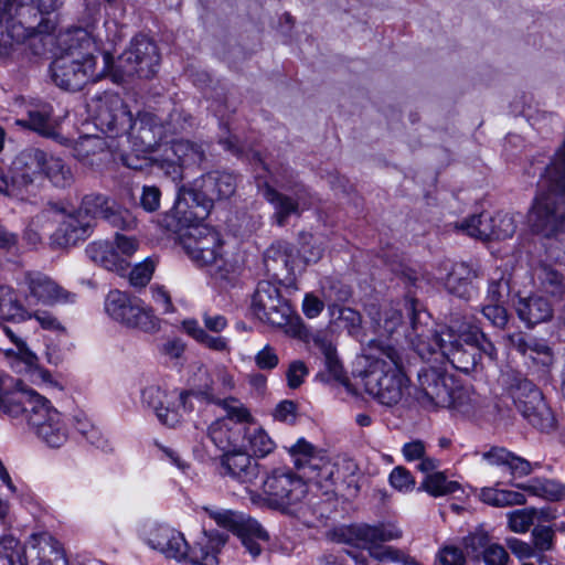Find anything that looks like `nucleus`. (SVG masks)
Returning a JSON list of instances; mask_svg holds the SVG:
<instances>
[{
	"label": "nucleus",
	"instance_id": "obj_54",
	"mask_svg": "<svg viewBox=\"0 0 565 565\" xmlns=\"http://www.w3.org/2000/svg\"><path fill=\"white\" fill-rule=\"evenodd\" d=\"M531 536L535 553L550 552L554 548L555 531L552 526L536 524L531 532Z\"/></svg>",
	"mask_w": 565,
	"mask_h": 565
},
{
	"label": "nucleus",
	"instance_id": "obj_12",
	"mask_svg": "<svg viewBox=\"0 0 565 565\" xmlns=\"http://www.w3.org/2000/svg\"><path fill=\"white\" fill-rule=\"evenodd\" d=\"M205 160V150L201 145L183 139L166 145L153 159L157 169L173 182L183 179L184 169L201 167Z\"/></svg>",
	"mask_w": 565,
	"mask_h": 565
},
{
	"label": "nucleus",
	"instance_id": "obj_47",
	"mask_svg": "<svg viewBox=\"0 0 565 565\" xmlns=\"http://www.w3.org/2000/svg\"><path fill=\"white\" fill-rule=\"evenodd\" d=\"M222 247L206 248L203 253L191 258L199 266L210 268L212 275L220 278H226L230 274L232 266L223 258L221 253Z\"/></svg>",
	"mask_w": 565,
	"mask_h": 565
},
{
	"label": "nucleus",
	"instance_id": "obj_60",
	"mask_svg": "<svg viewBox=\"0 0 565 565\" xmlns=\"http://www.w3.org/2000/svg\"><path fill=\"white\" fill-rule=\"evenodd\" d=\"M534 508L515 510L509 513V526L513 532L525 533L534 524Z\"/></svg>",
	"mask_w": 565,
	"mask_h": 565
},
{
	"label": "nucleus",
	"instance_id": "obj_6",
	"mask_svg": "<svg viewBox=\"0 0 565 565\" xmlns=\"http://www.w3.org/2000/svg\"><path fill=\"white\" fill-rule=\"evenodd\" d=\"M95 65V56L84 51L83 43L71 40V44L51 63V78L57 87L77 92L94 75Z\"/></svg>",
	"mask_w": 565,
	"mask_h": 565
},
{
	"label": "nucleus",
	"instance_id": "obj_44",
	"mask_svg": "<svg viewBox=\"0 0 565 565\" xmlns=\"http://www.w3.org/2000/svg\"><path fill=\"white\" fill-rule=\"evenodd\" d=\"M321 292L329 311L342 306V303L347 302L352 296V290L349 285L330 277L322 280Z\"/></svg>",
	"mask_w": 565,
	"mask_h": 565
},
{
	"label": "nucleus",
	"instance_id": "obj_18",
	"mask_svg": "<svg viewBox=\"0 0 565 565\" xmlns=\"http://www.w3.org/2000/svg\"><path fill=\"white\" fill-rule=\"evenodd\" d=\"M282 188L290 191L292 195H286L278 192L268 183L259 184V193L263 198L273 204L277 217V223L282 226L291 214H298L300 206L310 204V193L306 185L296 180L287 181Z\"/></svg>",
	"mask_w": 565,
	"mask_h": 565
},
{
	"label": "nucleus",
	"instance_id": "obj_45",
	"mask_svg": "<svg viewBox=\"0 0 565 565\" xmlns=\"http://www.w3.org/2000/svg\"><path fill=\"white\" fill-rule=\"evenodd\" d=\"M31 554H26V547L12 535L0 537V559L3 565H30Z\"/></svg>",
	"mask_w": 565,
	"mask_h": 565
},
{
	"label": "nucleus",
	"instance_id": "obj_42",
	"mask_svg": "<svg viewBox=\"0 0 565 565\" xmlns=\"http://www.w3.org/2000/svg\"><path fill=\"white\" fill-rule=\"evenodd\" d=\"M479 404V395L470 387L451 385L450 403L444 407L456 409L463 415H473Z\"/></svg>",
	"mask_w": 565,
	"mask_h": 565
},
{
	"label": "nucleus",
	"instance_id": "obj_13",
	"mask_svg": "<svg viewBox=\"0 0 565 565\" xmlns=\"http://www.w3.org/2000/svg\"><path fill=\"white\" fill-rule=\"evenodd\" d=\"M204 511L220 526L236 534L252 558L255 559L260 555L263 551L262 543L268 542L269 535L256 520L232 510L216 511L204 508Z\"/></svg>",
	"mask_w": 565,
	"mask_h": 565
},
{
	"label": "nucleus",
	"instance_id": "obj_57",
	"mask_svg": "<svg viewBox=\"0 0 565 565\" xmlns=\"http://www.w3.org/2000/svg\"><path fill=\"white\" fill-rule=\"evenodd\" d=\"M146 153L147 152L137 151L136 147H134V152L121 151L119 154V160L125 167L136 171H142L149 167L157 168L153 159L158 154L147 157Z\"/></svg>",
	"mask_w": 565,
	"mask_h": 565
},
{
	"label": "nucleus",
	"instance_id": "obj_51",
	"mask_svg": "<svg viewBox=\"0 0 565 565\" xmlns=\"http://www.w3.org/2000/svg\"><path fill=\"white\" fill-rule=\"evenodd\" d=\"M369 555L380 562L390 561L402 565H419L415 558L405 554L402 550L384 544L373 546V548L369 551Z\"/></svg>",
	"mask_w": 565,
	"mask_h": 565
},
{
	"label": "nucleus",
	"instance_id": "obj_30",
	"mask_svg": "<svg viewBox=\"0 0 565 565\" xmlns=\"http://www.w3.org/2000/svg\"><path fill=\"white\" fill-rule=\"evenodd\" d=\"M85 253L87 257L96 265L124 276L130 263H126L117 255L114 243L109 241H95L86 246Z\"/></svg>",
	"mask_w": 565,
	"mask_h": 565
},
{
	"label": "nucleus",
	"instance_id": "obj_27",
	"mask_svg": "<svg viewBox=\"0 0 565 565\" xmlns=\"http://www.w3.org/2000/svg\"><path fill=\"white\" fill-rule=\"evenodd\" d=\"M28 544L30 565H68L60 543L50 533H34Z\"/></svg>",
	"mask_w": 565,
	"mask_h": 565
},
{
	"label": "nucleus",
	"instance_id": "obj_43",
	"mask_svg": "<svg viewBox=\"0 0 565 565\" xmlns=\"http://www.w3.org/2000/svg\"><path fill=\"white\" fill-rule=\"evenodd\" d=\"M275 449V443L262 428L250 423L244 450L256 458H264Z\"/></svg>",
	"mask_w": 565,
	"mask_h": 565
},
{
	"label": "nucleus",
	"instance_id": "obj_1",
	"mask_svg": "<svg viewBox=\"0 0 565 565\" xmlns=\"http://www.w3.org/2000/svg\"><path fill=\"white\" fill-rule=\"evenodd\" d=\"M409 329L406 338L418 350L426 347L435 353L439 351L454 369L465 374L481 369L482 354L490 360L497 356V349L488 337L476 326L458 328L454 321L441 331L429 327V315L419 308L417 300L407 299L404 305Z\"/></svg>",
	"mask_w": 565,
	"mask_h": 565
},
{
	"label": "nucleus",
	"instance_id": "obj_2",
	"mask_svg": "<svg viewBox=\"0 0 565 565\" xmlns=\"http://www.w3.org/2000/svg\"><path fill=\"white\" fill-rule=\"evenodd\" d=\"M263 490L268 504L285 514L303 522L322 516L313 502L318 498H309L307 483L290 469H275L263 482Z\"/></svg>",
	"mask_w": 565,
	"mask_h": 565
},
{
	"label": "nucleus",
	"instance_id": "obj_29",
	"mask_svg": "<svg viewBox=\"0 0 565 565\" xmlns=\"http://www.w3.org/2000/svg\"><path fill=\"white\" fill-rule=\"evenodd\" d=\"M17 124L30 128L45 138L53 139L61 145H65L68 139L61 136L52 118V107L50 105L35 106L28 110L25 119L17 120Z\"/></svg>",
	"mask_w": 565,
	"mask_h": 565
},
{
	"label": "nucleus",
	"instance_id": "obj_39",
	"mask_svg": "<svg viewBox=\"0 0 565 565\" xmlns=\"http://www.w3.org/2000/svg\"><path fill=\"white\" fill-rule=\"evenodd\" d=\"M42 172L55 188L66 189L75 181L71 167L63 159L49 156L46 152Z\"/></svg>",
	"mask_w": 565,
	"mask_h": 565
},
{
	"label": "nucleus",
	"instance_id": "obj_35",
	"mask_svg": "<svg viewBox=\"0 0 565 565\" xmlns=\"http://www.w3.org/2000/svg\"><path fill=\"white\" fill-rule=\"evenodd\" d=\"M164 397L166 393L157 385L148 386L141 392L142 404L151 408L163 425L174 427L180 422L179 415L175 411L163 406Z\"/></svg>",
	"mask_w": 565,
	"mask_h": 565
},
{
	"label": "nucleus",
	"instance_id": "obj_33",
	"mask_svg": "<svg viewBox=\"0 0 565 565\" xmlns=\"http://www.w3.org/2000/svg\"><path fill=\"white\" fill-rule=\"evenodd\" d=\"M218 380L222 383V390L207 386L205 388L182 391L179 395L180 407L185 413H191L195 408L194 402L202 401L209 404L218 403V395H225L234 388V381L230 374L222 373Z\"/></svg>",
	"mask_w": 565,
	"mask_h": 565
},
{
	"label": "nucleus",
	"instance_id": "obj_15",
	"mask_svg": "<svg viewBox=\"0 0 565 565\" xmlns=\"http://www.w3.org/2000/svg\"><path fill=\"white\" fill-rule=\"evenodd\" d=\"M95 105L96 120L111 138H127L134 128V117L122 98L110 92H104L92 98Z\"/></svg>",
	"mask_w": 565,
	"mask_h": 565
},
{
	"label": "nucleus",
	"instance_id": "obj_55",
	"mask_svg": "<svg viewBox=\"0 0 565 565\" xmlns=\"http://www.w3.org/2000/svg\"><path fill=\"white\" fill-rule=\"evenodd\" d=\"M250 423L233 422L227 419L228 451L243 450Z\"/></svg>",
	"mask_w": 565,
	"mask_h": 565
},
{
	"label": "nucleus",
	"instance_id": "obj_32",
	"mask_svg": "<svg viewBox=\"0 0 565 565\" xmlns=\"http://www.w3.org/2000/svg\"><path fill=\"white\" fill-rule=\"evenodd\" d=\"M295 248L285 241L273 243L264 253V265L268 274L280 277L294 270Z\"/></svg>",
	"mask_w": 565,
	"mask_h": 565
},
{
	"label": "nucleus",
	"instance_id": "obj_7",
	"mask_svg": "<svg viewBox=\"0 0 565 565\" xmlns=\"http://www.w3.org/2000/svg\"><path fill=\"white\" fill-rule=\"evenodd\" d=\"M159 65L160 54L156 43L145 35H138L118 56L114 77L117 82H128L135 77L149 79L158 73Z\"/></svg>",
	"mask_w": 565,
	"mask_h": 565
},
{
	"label": "nucleus",
	"instance_id": "obj_49",
	"mask_svg": "<svg viewBox=\"0 0 565 565\" xmlns=\"http://www.w3.org/2000/svg\"><path fill=\"white\" fill-rule=\"evenodd\" d=\"M108 203V196L100 193H89L82 198L76 212L85 218H90L92 222H95L97 217L104 216L105 211L109 206Z\"/></svg>",
	"mask_w": 565,
	"mask_h": 565
},
{
	"label": "nucleus",
	"instance_id": "obj_34",
	"mask_svg": "<svg viewBox=\"0 0 565 565\" xmlns=\"http://www.w3.org/2000/svg\"><path fill=\"white\" fill-rule=\"evenodd\" d=\"M507 343L509 349L515 350L522 355L530 358L546 356L551 358L552 349L545 339L536 338L533 334L524 331H514L507 335Z\"/></svg>",
	"mask_w": 565,
	"mask_h": 565
},
{
	"label": "nucleus",
	"instance_id": "obj_48",
	"mask_svg": "<svg viewBox=\"0 0 565 565\" xmlns=\"http://www.w3.org/2000/svg\"><path fill=\"white\" fill-rule=\"evenodd\" d=\"M460 489L457 481H448L443 472L427 475L418 490H424L433 497H441L455 493Z\"/></svg>",
	"mask_w": 565,
	"mask_h": 565
},
{
	"label": "nucleus",
	"instance_id": "obj_56",
	"mask_svg": "<svg viewBox=\"0 0 565 565\" xmlns=\"http://www.w3.org/2000/svg\"><path fill=\"white\" fill-rule=\"evenodd\" d=\"M510 295V282L503 275L499 278H491L488 284L486 303H505Z\"/></svg>",
	"mask_w": 565,
	"mask_h": 565
},
{
	"label": "nucleus",
	"instance_id": "obj_59",
	"mask_svg": "<svg viewBox=\"0 0 565 565\" xmlns=\"http://www.w3.org/2000/svg\"><path fill=\"white\" fill-rule=\"evenodd\" d=\"M222 396L223 395H218V403L214 404L222 406L226 411L227 415L223 419L250 423L252 416L247 408L243 406H233L231 403H237V399L235 397L222 398Z\"/></svg>",
	"mask_w": 565,
	"mask_h": 565
},
{
	"label": "nucleus",
	"instance_id": "obj_46",
	"mask_svg": "<svg viewBox=\"0 0 565 565\" xmlns=\"http://www.w3.org/2000/svg\"><path fill=\"white\" fill-rule=\"evenodd\" d=\"M184 331L192 337L199 343L205 345L206 348L223 352L228 349L227 340L221 335H210L199 324V322L194 319L184 320L183 323Z\"/></svg>",
	"mask_w": 565,
	"mask_h": 565
},
{
	"label": "nucleus",
	"instance_id": "obj_62",
	"mask_svg": "<svg viewBox=\"0 0 565 565\" xmlns=\"http://www.w3.org/2000/svg\"><path fill=\"white\" fill-rule=\"evenodd\" d=\"M329 312L333 320L343 322L349 332L356 330L361 324V315L352 308L340 306Z\"/></svg>",
	"mask_w": 565,
	"mask_h": 565
},
{
	"label": "nucleus",
	"instance_id": "obj_26",
	"mask_svg": "<svg viewBox=\"0 0 565 565\" xmlns=\"http://www.w3.org/2000/svg\"><path fill=\"white\" fill-rule=\"evenodd\" d=\"M480 276V268L469 263H456L447 274L445 286L449 294L469 301L478 291L475 284Z\"/></svg>",
	"mask_w": 565,
	"mask_h": 565
},
{
	"label": "nucleus",
	"instance_id": "obj_11",
	"mask_svg": "<svg viewBox=\"0 0 565 565\" xmlns=\"http://www.w3.org/2000/svg\"><path fill=\"white\" fill-rule=\"evenodd\" d=\"M286 333L303 342L312 343L313 348L321 353L327 371V373L319 374L322 381L328 382L333 380L345 387H349V379L338 358L337 349L329 332L323 330L312 332L305 326L301 318H294L290 328L286 330Z\"/></svg>",
	"mask_w": 565,
	"mask_h": 565
},
{
	"label": "nucleus",
	"instance_id": "obj_37",
	"mask_svg": "<svg viewBox=\"0 0 565 565\" xmlns=\"http://www.w3.org/2000/svg\"><path fill=\"white\" fill-rule=\"evenodd\" d=\"M533 279L540 288L553 296H561L565 291V277L552 265L539 263L532 269Z\"/></svg>",
	"mask_w": 565,
	"mask_h": 565
},
{
	"label": "nucleus",
	"instance_id": "obj_40",
	"mask_svg": "<svg viewBox=\"0 0 565 565\" xmlns=\"http://www.w3.org/2000/svg\"><path fill=\"white\" fill-rule=\"evenodd\" d=\"M222 247V241L220 234L202 224L193 227V232L190 233V243L186 245L188 254L191 258L203 253L206 248Z\"/></svg>",
	"mask_w": 565,
	"mask_h": 565
},
{
	"label": "nucleus",
	"instance_id": "obj_10",
	"mask_svg": "<svg viewBox=\"0 0 565 565\" xmlns=\"http://www.w3.org/2000/svg\"><path fill=\"white\" fill-rule=\"evenodd\" d=\"M402 536L403 530L393 520L380 521L374 524L354 523L333 531L335 542L362 547L367 552L373 546H381L386 542L399 540Z\"/></svg>",
	"mask_w": 565,
	"mask_h": 565
},
{
	"label": "nucleus",
	"instance_id": "obj_52",
	"mask_svg": "<svg viewBox=\"0 0 565 565\" xmlns=\"http://www.w3.org/2000/svg\"><path fill=\"white\" fill-rule=\"evenodd\" d=\"M289 452L294 458L295 467L298 470H302L306 467L315 468L316 466L311 463L316 447L307 441L305 438L298 439V441L290 447Z\"/></svg>",
	"mask_w": 565,
	"mask_h": 565
},
{
	"label": "nucleus",
	"instance_id": "obj_36",
	"mask_svg": "<svg viewBox=\"0 0 565 565\" xmlns=\"http://www.w3.org/2000/svg\"><path fill=\"white\" fill-rule=\"evenodd\" d=\"M510 486L550 501L565 499V484L551 479L534 478L526 483L509 482Z\"/></svg>",
	"mask_w": 565,
	"mask_h": 565
},
{
	"label": "nucleus",
	"instance_id": "obj_64",
	"mask_svg": "<svg viewBox=\"0 0 565 565\" xmlns=\"http://www.w3.org/2000/svg\"><path fill=\"white\" fill-rule=\"evenodd\" d=\"M463 544L476 557L483 555V551L491 545L489 534L483 530H477L470 533L463 539Z\"/></svg>",
	"mask_w": 565,
	"mask_h": 565
},
{
	"label": "nucleus",
	"instance_id": "obj_28",
	"mask_svg": "<svg viewBox=\"0 0 565 565\" xmlns=\"http://www.w3.org/2000/svg\"><path fill=\"white\" fill-rule=\"evenodd\" d=\"M519 319L529 328L546 322L553 317V306L548 299L540 295L520 298L515 305Z\"/></svg>",
	"mask_w": 565,
	"mask_h": 565
},
{
	"label": "nucleus",
	"instance_id": "obj_17",
	"mask_svg": "<svg viewBox=\"0 0 565 565\" xmlns=\"http://www.w3.org/2000/svg\"><path fill=\"white\" fill-rule=\"evenodd\" d=\"M30 429L51 448H60L68 438L63 415L44 397L26 422Z\"/></svg>",
	"mask_w": 565,
	"mask_h": 565
},
{
	"label": "nucleus",
	"instance_id": "obj_4",
	"mask_svg": "<svg viewBox=\"0 0 565 565\" xmlns=\"http://www.w3.org/2000/svg\"><path fill=\"white\" fill-rule=\"evenodd\" d=\"M363 383L366 393L382 405L392 407L398 404L408 387L399 352L392 347L383 348L381 356L365 370Z\"/></svg>",
	"mask_w": 565,
	"mask_h": 565
},
{
	"label": "nucleus",
	"instance_id": "obj_22",
	"mask_svg": "<svg viewBox=\"0 0 565 565\" xmlns=\"http://www.w3.org/2000/svg\"><path fill=\"white\" fill-rule=\"evenodd\" d=\"M132 124L134 128L129 131L126 142L136 147L137 151L151 152L166 138L163 125L154 114L139 111Z\"/></svg>",
	"mask_w": 565,
	"mask_h": 565
},
{
	"label": "nucleus",
	"instance_id": "obj_9",
	"mask_svg": "<svg viewBox=\"0 0 565 565\" xmlns=\"http://www.w3.org/2000/svg\"><path fill=\"white\" fill-rule=\"evenodd\" d=\"M45 164V152L39 148H25L12 161L8 173L0 166V193L22 195Z\"/></svg>",
	"mask_w": 565,
	"mask_h": 565
},
{
	"label": "nucleus",
	"instance_id": "obj_50",
	"mask_svg": "<svg viewBox=\"0 0 565 565\" xmlns=\"http://www.w3.org/2000/svg\"><path fill=\"white\" fill-rule=\"evenodd\" d=\"M166 137L189 131L194 126L193 117L183 109L173 108L167 120L162 122Z\"/></svg>",
	"mask_w": 565,
	"mask_h": 565
},
{
	"label": "nucleus",
	"instance_id": "obj_58",
	"mask_svg": "<svg viewBox=\"0 0 565 565\" xmlns=\"http://www.w3.org/2000/svg\"><path fill=\"white\" fill-rule=\"evenodd\" d=\"M482 316L495 328L504 329L509 322V313L504 303H483L480 308Z\"/></svg>",
	"mask_w": 565,
	"mask_h": 565
},
{
	"label": "nucleus",
	"instance_id": "obj_61",
	"mask_svg": "<svg viewBox=\"0 0 565 565\" xmlns=\"http://www.w3.org/2000/svg\"><path fill=\"white\" fill-rule=\"evenodd\" d=\"M494 239H505L512 237L516 231V222L513 215L509 213H497L494 215Z\"/></svg>",
	"mask_w": 565,
	"mask_h": 565
},
{
	"label": "nucleus",
	"instance_id": "obj_14",
	"mask_svg": "<svg viewBox=\"0 0 565 565\" xmlns=\"http://www.w3.org/2000/svg\"><path fill=\"white\" fill-rule=\"evenodd\" d=\"M252 310L260 321L285 328V331L290 328L294 318H300L292 315V309L281 297L279 288L267 280L257 284L252 297Z\"/></svg>",
	"mask_w": 565,
	"mask_h": 565
},
{
	"label": "nucleus",
	"instance_id": "obj_41",
	"mask_svg": "<svg viewBox=\"0 0 565 565\" xmlns=\"http://www.w3.org/2000/svg\"><path fill=\"white\" fill-rule=\"evenodd\" d=\"M494 215L482 212L479 215H472L460 224V230L465 231L469 236L489 241L494 239L493 224Z\"/></svg>",
	"mask_w": 565,
	"mask_h": 565
},
{
	"label": "nucleus",
	"instance_id": "obj_16",
	"mask_svg": "<svg viewBox=\"0 0 565 565\" xmlns=\"http://www.w3.org/2000/svg\"><path fill=\"white\" fill-rule=\"evenodd\" d=\"M43 398L20 379L0 376V411L3 414L12 418L23 416L28 422Z\"/></svg>",
	"mask_w": 565,
	"mask_h": 565
},
{
	"label": "nucleus",
	"instance_id": "obj_53",
	"mask_svg": "<svg viewBox=\"0 0 565 565\" xmlns=\"http://www.w3.org/2000/svg\"><path fill=\"white\" fill-rule=\"evenodd\" d=\"M102 218L113 227L122 231H130L137 224L136 217L128 210L115 209L114 206H108Z\"/></svg>",
	"mask_w": 565,
	"mask_h": 565
},
{
	"label": "nucleus",
	"instance_id": "obj_25",
	"mask_svg": "<svg viewBox=\"0 0 565 565\" xmlns=\"http://www.w3.org/2000/svg\"><path fill=\"white\" fill-rule=\"evenodd\" d=\"M222 476H228L241 483H253L260 473L259 463L244 449L226 451L221 457Z\"/></svg>",
	"mask_w": 565,
	"mask_h": 565
},
{
	"label": "nucleus",
	"instance_id": "obj_3",
	"mask_svg": "<svg viewBox=\"0 0 565 565\" xmlns=\"http://www.w3.org/2000/svg\"><path fill=\"white\" fill-rule=\"evenodd\" d=\"M237 188V175L227 171H210L196 179L193 183L189 194L198 207V211L186 215L184 207L186 203H182L178 198L173 207L168 214V218L177 222L175 225L168 223L169 227H184L191 226L192 215L198 218V222L203 221L210 214L215 202L230 199Z\"/></svg>",
	"mask_w": 565,
	"mask_h": 565
},
{
	"label": "nucleus",
	"instance_id": "obj_8",
	"mask_svg": "<svg viewBox=\"0 0 565 565\" xmlns=\"http://www.w3.org/2000/svg\"><path fill=\"white\" fill-rule=\"evenodd\" d=\"M105 310L115 321L143 332L159 329V319L152 309L137 297L120 290H110L105 299Z\"/></svg>",
	"mask_w": 565,
	"mask_h": 565
},
{
	"label": "nucleus",
	"instance_id": "obj_19",
	"mask_svg": "<svg viewBox=\"0 0 565 565\" xmlns=\"http://www.w3.org/2000/svg\"><path fill=\"white\" fill-rule=\"evenodd\" d=\"M454 380L444 371L423 366L417 372V399L423 405L441 407L450 403V388Z\"/></svg>",
	"mask_w": 565,
	"mask_h": 565
},
{
	"label": "nucleus",
	"instance_id": "obj_20",
	"mask_svg": "<svg viewBox=\"0 0 565 565\" xmlns=\"http://www.w3.org/2000/svg\"><path fill=\"white\" fill-rule=\"evenodd\" d=\"M228 537L227 533L218 530H203L192 545L188 544L183 561L194 565H218V554Z\"/></svg>",
	"mask_w": 565,
	"mask_h": 565
},
{
	"label": "nucleus",
	"instance_id": "obj_31",
	"mask_svg": "<svg viewBox=\"0 0 565 565\" xmlns=\"http://www.w3.org/2000/svg\"><path fill=\"white\" fill-rule=\"evenodd\" d=\"M482 458L490 465L507 468L513 478L526 477L532 473L534 466H539L537 463H531L507 448L498 446L484 451Z\"/></svg>",
	"mask_w": 565,
	"mask_h": 565
},
{
	"label": "nucleus",
	"instance_id": "obj_63",
	"mask_svg": "<svg viewBox=\"0 0 565 565\" xmlns=\"http://www.w3.org/2000/svg\"><path fill=\"white\" fill-rule=\"evenodd\" d=\"M390 483L398 491H411L415 488V479L403 466L395 467L390 473Z\"/></svg>",
	"mask_w": 565,
	"mask_h": 565
},
{
	"label": "nucleus",
	"instance_id": "obj_5",
	"mask_svg": "<svg viewBox=\"0 0 565 565\" xmlns=\"http://www.w3.org/2000/svg\"><path fill=\"white\" fill-rule=\"evenodd\" d=\"M505 390L520 414L536 429L551 431L556 420L540 388L521 374H510Z\"/></svg>",
	"mask_w": 565,
	"mask_h": 565
},
{
	"label": "nucleus",
	"instance_id": "obj_24",
	"mask_svg": "<svg viewBox=\"0 0 565 565\" xmlns=\"http://www.w3.org/2000/svg\"><path fill=\"white\" fill-rule=\"evenodd\" d=\"M95 222L85 218L74 212L66 215L51 235V245L56 248H65L86 239L93 232Z\"/></svg>",
	"mask_w": 565,
	"mask_h": 565
},
{
	"label": "nucleus",
	"instance_id": "obj_21",
	"mask_svg": "<svg viewBox=\"0 0 565 565\" xmlns=\"http://www.w3.org/2000/svg\"><path fill=\"white\" fill-rule=\"evenodd\" d=\"M24 284L28 286L29 295L45 306L73 303L76 300V294L64 289L41 271L25 273Z\"/></svg>",
	"mask_w": 565,
	"mask_h": 565
},
{
	"label": "nucleus",
	"instance_id": "obj_23",
	"mask_svg": "<svg viewBox=\"0 0 565 565\" xmlns=\"http://www.w3.org/2000/svg\"><path fill=\"white\" fill-rule=\"evenodd\" d=\"M147 545L164 555L167 558L183 561L188 551V542L183 534L168 525H154L146 537Z\"/></svg>",
	"mask_w": 565,
	"mask_h": 565
},
{
	"label": "nucleus",
	"instance_id": "obj_38",
	"mask_svg": "<svg viewBox=\"0 0 565 565\" xmlns=\"http://www.w3.org/2000/svg\"><path fill=\"white\" fill-rule=\"evenodd\" d=\"M0 319L18 322L32 319L31 312L19 301L13 289L6 285H0Z\"/></svg>",
	"mask_w": 565,
	"mask_h": 565
}]
</instances>
